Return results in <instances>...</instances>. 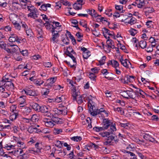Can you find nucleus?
Segmentation results:
<instances>
[{
  "label": "nucleus",
  "mask_w": 159,
  "mask_h": 159,
  "mask_svg": "<svg viewBox=\"0 0 159 159\" xmlns=\"http://www.w3.org/2000/svg\"><path fill=\"white\" fill-rule=\"evenodd\" d=\"M63 143V141L56 140L54 141V143L55 146L58 148V149H56V148H55L52 149L53 150L55 151V154H58L59 156L61 157H63L66 154V152L61 149Z\"/></svg>",
  "instance_id": "1"
},
{
  "label": "nucleus",
  "mask_w": 159,
  "mask_h": 159,
  "mask_svg": "<svg viewBox=\"0 0 159 159\" xmlns=\"http://www.w3.org/2000/svg\"><path fill=\"white\" fill-rule=\"evenodd\" d=\"M72 90V95L73 97V99L76 100L78 104H80L83 103L84 101H85V98L86 97V95L84 94L82 95H80L78 91L77 92L76 89L74 88Z\"/></svg>",
  "instance_id": "2"
},
{
  "label": "nucleus",
  "mask_w": 159,
  "mask_h": 159,
  "mask_svg": "<svg viewBox=\"0 0 159 159\" xmlns=\"http://www.w3.org/2000/svg\"><path fill=\"white\" fill-rule=\"evenodd\" d=\"M28 10L30 12L28 15V17L33 18L35 19L38 17V10L33 6H27Z\"/></svg>",
  "instance_id": "3"
},
{
  "label": "nucleus",
  "mask_w": 159,
  "mask_h": 159,
  "mask_svg": "<svg viewBox=\"0 0 159 159\" xmlns=\"http://www.w3.org/2000/svg\"><path fill=\"white\" fill-rule=\"evenodd\" d=\"M118 141L116 137L113 135L112 134L110 133L107 137L106 141L104 142V145H112L114 143H117Z\"/></svg>",
  "instance_id": "4"
},
{
  "label": "nucleus",
  "mask_w": 159,
  "mask_h": 159,
  "mask_svg": "<svg viewBox=\"0 0 159 159\" xmlns=\"http://www.w3.org/2000/svg\"><path fill=\"white\" fill-rule=\"evenodd\" d=\"M103 36L106 39H109L111 38L116 39L114 36V33L112 31L109 30L108 29L105 28H103L102 30Z\"/></svg>",
  "instance_id": "5"
},
{
  "label": "nucleus",
  "mask_w": 159,
  "mask_h": 159,
  "mask_svg": "<svg viewBox=\"0 0 159 159\" xmlns=\"http://www.w3.org/2000/svg\"><path fill=\"white\" fill-rule=\"evenodd\" d=\"M52 111L56 114L58 115H66L67 114V108L66 106H63L61 108H54Z\"/></svg>",
  "instance_id": "6"
},
{
  "label": "nucleus",
  "mask_w": 159,
  "mask_h": 159,
  "mask_svg": "<svg viewBox=\"0 0 159 159\" xmlns=\"http://www.w3.org/2000/svg\"><path fill=\"white\" fill-rule=\"evenodd\" d=\"M60 35L58 33H52V37L50 39L51 43H58L59 41V38Z\"/></svg>",
  "instance_id": "7"
},
{
  "label": "nucleus",
  "mask_w": 159,
  "mask_h": 159,
  "mask_svg": "<svg viewBox=\"0 0 159 159\" xmlns=\"http://www.w3.org/2000/svg\"><path fill=\"white\" fill-rule=\"evenodd\" d=\"M88 106L89 107V112L90 113L95 108V103L92 101L93 98L91 95L88 97Z\"/></svg>",
  "instance_id": "8"
},
{
  "label": "nucleus",
  "mask_w": 159,
  "mask_h": 159,
  "mask_svg": "<svg viewBox=\"0 0 159 159\" xmlns=\"http://www.w3.org/2000/svg\"><path fill=\"white\" fill-rule=\"evenodd\" d=\"M9 40L11 42H16L17 43H20L21 40V38L18 37L16 34H11L9 38Z\"/></svg>",
  "instance_id": "9"
},
{
  "label": "nucleus",
  "mask_w": 159,
  "mask_h": 159,
  "mask_svg": "<svg viewBox=\"0 0 159 159\" xmlns=\"http://www.w3.org/2000/svg\"><path fill=\"white\" fill-rule=\"evenodd\" d=\"M18 107L19 108L23 107L26 104L25 100V97L24 96L19 97L18 99Z\"/></svg>",
  "instance_id": "10"
},
{
  "label": "nucleus",
  "mask_w": 159,
  "mask_h": 159,
  "mask_svg": "<svg viewBox=\"0 0 159 159\" xmlns=\"http://www.w3.org/2000/svg\"><path fill=\"white\" fill-rule=\"evenodd\" d=\"M7 48L6 49V51L9 53L15 52L17 51L19 48L18 46L16 45H7Z\"/></svg>",
  "instance_id": "11"
},
{
  "label": "nucleus",
  "mask_w": 159,
  "mask_h": 159,
  "mask_svg": "<svg viewBox=\"0 0 159 159\" xmlns=\"http://www.w3.org/2000/svg\"><path fill=\"white\" fill-rule=\"evenodd\" d=\"M57 77H52L47 80V82L45 83V86L49 88H51L53 86V84L56 81Z\"/></svg>",
  "instance_id": "12"
},
{
  "label": "nucleus",
  "mask_w": 159,
  "mask_h": 159,
  "mask_svg": "<svg viewBox=\"0 0 159 159\" xmlns=\"http://www.w3.org/2000/svg\"><path fill=\"white\" fill-rule=\"evenodd\" d=\"M43 121L45 125L48 127L52 128L55 125L54 122L50 119L45 118L43 119Z\"/></svg>",
  "instance_id": "13"
},
{
  "label": "nucleus",
  "mask_w": 159,
  "mask_h": 159,
  "mask_svg": "<svg viewBox=\"0 0 159 159\" xmlns=\"http://www.w3.org/2000/svg\"><path fill=\"white\" fill-rule=\"evenodd\" d=\"M22 113L24 115H28L32 111V109L30 107L24 106L20 108Z\"/></svg>",
  "instance_id": "14"
},
{
  "label": "nucleus",
  "mask_w": 159,
  "mask_h": 159,
  "mask_svg": "<svg viewBox=\"0 0 159 159\" xmlns=\"http://www.w3.org/2000/svg\"><path fill=\"white\" fill-rule=\"evenodd\" d=\"M120 61L121 64L126 68H129L131 67V63L127 59H125V60H124L123 59L122 57H121L120 59Z\"/></svg>",
  "instance_id": "15"
},
{
  "label": "nucleus",
  "mask_w": 159,
  "mask_h": 159,
  "mask_svg": "<svg viewBox=\"0 0 159 159\" xmlns=\"http://www.w3.org/2000/svg\"><path fill=\"white\" fill-rule=\"evenodd\" d=\"M15 140L16 143V145L18 148L21 149L26 148V147L25 144L24 143L21 141L20 138L16 137Z\"/></svg>",
  "instance_id": "16"
},
{
  "label": "nucleus",
  "mask_w": 159,
  "mask_h": 159,
  "mask_svg": "<svg viewBox=\"0 0 159 159\" xmlns=\"http://www.w3.org/2000/svg\"><path fill=\"white\" fill-rule=\"evenodd\" d=\"M66 53L68 56L72 59L73 62L76 61L75 57V56H76V53L73 49H71L70 51H69L68 48H67Z\"/></svg>",
  "instance_id": "17"
},
{
  "label": "nucleus",
  "mask_w": 159,
  "mask_h": 159,
  "mask_svg": "<svg viewBox=\"0 0 159 159\" xmlns=\"http://www.w3.org/2000/svg\"><path fill=\"white\" fill-rule=\"evenodd\" d=\"M81 50L83 52V57L85 59H87L90 55V52L87 49L84 47L80 48Z\"/></svg>",
  "instance_id": "18"
},
{
  "label": "nucleus",
  "mask_w": 159,
  "mask_h": 159,
  "mask_svg": "<svg viewBox=\"0 0 159 159\" xmlns=\"http://www.w3.org/2000/svg\"><path fill=\"white\" fill-rule=\"evenodd\" d=\"M83 0H78L73 5V8L76 10L81 9L82 8V5L83 4Z\"/></svg>",
  "instance_id": "19"
},
{
  "label": "nucleus",
  "mask_w": 159,
  "mask_h": 159,
  "mask_svg": "<svg viewBox=\"0 0 159 159\" xmlns=\"http://www.w3.org/2000/svg\"><path fill=\"white\" fill-rule=\"evenodd\" d=\"M112 122L108 119L104 118L103 120V129H107L112 124Z\"/></svg>",
  "instance_id": "20"
},
{
  "label": "nucleus",
  "mask_w": 159,
  "mask_h": 159,
  "mask_svg": "<svg viewBox=\"0 0 159 159\" xmlns=\"http://www.w3.org/2000/svg\"><path fill=\"white\" fill-rule=\"evenodd\" d=\"M105 111L103 108H101L99 109H97L96 110H95V109H94L90 114L92 116H96L98 114L101 115Z\"/></svg>",
  "instance_id": "21"
},
{
  "label": "nucleus",
  "mask_w": 159,
  "mask_h": 159,
  "mask_svg": "<svg viewBox=\"0 0 159 159\" xmlns=\"http://www.w3.org/2000/svg\"><path fill=\"white\" fill-rule=\"evenodd\" d=\"M88 14L93 17H96L98 16L101 17V16L98 15L96 12L95 10L93 9H87L86 10Z\"/></svg>",
  "instance_id": "22"
},
{
  "label": "nucleus",
  "mask_w": 159,
  "mask_h": 159,
  "mask_svg": "<svg viewBox=\"0 0 159 159\" xmlns=\"http://www.w3.org/2000/svg\"><path fill=\"white\" fill-rule=\"evenodd\" d=\"M5 82L4 84V86L7 89H8L9 90H12L14 89V84L11 82L8 81L5 79Z\"/></svg>",
  "instance_id": "23"
},
{
  "label": "nucleus",
  "mask_w": 159,
  "mask_h": 159,
  "mask_svg": "<svg viewBox=\"0 0 159 159\" xmlns=\"http://www.w3.org/2000/svg\"><path fill=\"white\" fill-rule=\"evenodd\" d=\"M28 131L30 133H39L41 131L40 129H38L36 127L31 126L28 129Z\"/></svg>",
  "instance_id": "24"
},
{
  "label": "nucleus",
  "mask_w": 159,
  "mask_h": 159,
  "mask_svg": "<svg viewBox=\"0 0 159 159\" xmlns=\"http://www.w3.org/2000/svg\"><path fill=\"white\" fill-rule=\"evenodd\" d=\"M9 18L10 21L13 24L17 22L19 19L18 16L15 14H10Z\"/></svg>",
  "instance_id": "25"
},
{
  "label": "nucleus",
  "mask_w": 159,
  "mask_h": 159,
  "mask_svg": "<svg viewBox=\"0 0 159 159\" xmlns=\"http://www.w3.org/2000/svg\"><path fill=\"white\" fill-rule=\"evenodd\" d=\"M46 29L50 30L51 32L52 31H54V25L51 24H50L48 21H46V22L43 24Z\"/></svg>",
  "instance_id": "26"
},
{
  "label": "nucleus",
  "mask_w": 159,
  "mask_h": 159,
  "mask_svg": "<svg viewBox=\"0 0 159 159\" xmlns=\"http://www.w3.org/2000/svg\"><path fill=\"white\" fill-rule=\"evenodd\" d=\"M30 106L34 111H38L39 109L40 106L35 102H30L29 104Z\"/></svg>",
  "instance_id": "27"
},
{
  "label": "nucleus",
  "mask_w": 159,
  "mask_h": 159,
  "mask_svg": "<svg viewBox=\"0 0 159 159\" xmlns=\"http://www.w3.org/2000/svg\"><path fill=\"white\" fill-rule=\"evenodd\" d=\"M137 7L139 8H142L145 5L144 0H135Z\"/></svg>",
  "instance_id": "28"
},
{
  "label": "nucleus",
  "mask_w": 159,
  "mask_h": 159,
  "mask_svg": "<svg viewBox=\"0 0 159 159\" xmlns=\"http://www.w3.org/2000/svg\"><path fill=\"white\" fill-rule=\"evenodd\" d=\"M126 92H127V94L128 99L129 98H131L134 99L135 98L136 95L135 93L134 92H133L132 90H126Z\"/></svg>",
  "instance_id": "29"
},
{
  "label": "nucleus",
  "mask_w": 159,
  "mask_h": 159,
  "mask_svg": "<svg viewBox=\"0 0 159 159\" xmlns=\"http://www.w3.org/2000/svg\"><path fill=\"white\" fill-rule=\"evenodd\" d=\"M25 93L26 95L32 96H36L38 94L34 90H26Z\"/></svg>",
  "instance_id": "30"
},
{
  "label": "nucleus",
  "mask_w": 159,
  "mask_h": 159,
  "mask_svg": "<svg viewBox=\"0 0 159 159\" xmlns=\"http://www.w3.org/2000/svg\"><path fill=\"white\" fill-rule=\"evenodd\" d=\"M39 109V112H41L44 113L49 111V107L48 106H40Z\"/></svg>",
  "instance_id": "31"
},
{
  "label": "nucleus",
  "mask_w": 159,
  "mask_h": 159,
  "mask_svg": "<svg viewBox=\"0 0 159 159\" xmlns=\"http://www.w3.org/2000/svg\"><path fill=\"white\" fill-rule=\"evenodd\" d=\"M154 11V9L152 7H147L145 8V13L146 16H147L149 14L153 12Z\"/></svg>",
  "instance_id": "32"
},
{
  "label": "nucleus",
  "mask_w": 159,
  "mask_h": 159,
  "mask_svg": "<svg viewBox=\"0 0 159 159\" xmlns=\"http://www.w3.org/2000/svg\"><path fill=\"white\" fill-rule=\"evenodd\" d=\"M107 43L108 47L112 48H115L114 42L111 39H108L107 40Z\"/></svg>",
  "instance_id": "33"
},
{
  "label": "nucleus",
  "mask_w": 159,
  "mask_h": 159,
  "mask_svg": "<svg viewBox=\"0 0 159 159\" xmlns=\"http://www.w3.org/2000/svg\"><path fill=\"white\" fill-rule=\"evenodd\" d=\"M135 77L133 76H129L127 75L125 76L126 84H128L129 82H132L134 80V78Z\"/></svg>",
  "instance_id": "34"
},
{
  "label": "nucleus",
  "mask_w": 159,
  "mask_h": 159,
  "mask_svg": "<svg viewBox=\"0 0 159 159\" xmlns=\"http://www.w3.org/2000/svg\"><path fill=\"white\" fill-rule=\"evenodd\" d=\"M111 62L112 66L115 68H120L119 64L117 61L113 60L111 61Z\"/></svg>",
  "instance_id": "35"
},
{
  "label": "nucleus",
  "mask_w": 159,
  "mask_h": 159,
  "mask_svg": "<svg viewBox=\"0 0 159 159\" xmlns=\"http://www.w3.org/2000/svg\"><path fill=\"white\" fill-rule=\"evenodd\" d=\"M51 6V4H44L41 6L40 9L43 11H46L47 10L48 7H50Z\"/></svg>",
  "instance_id": "36"
},
{
  "label": "nucleus",
  "mask_w": 159,
  "mask_h": 159,
  "mask_svg": "<svg viewBox=\"0 0 159 159\" xmlns=\"http://www.w3.org/2000/svg\"><path fill=\"white\" fill-rule=\"evenodd\" d=\"M11 128L10 125L3 126L2 125H0V131H6V129L10 130Z\"/></svg>",
  "instance_id": "37"
},
{
  "label": "nucleus",
  "mask_w": 159,
  "mask_h": 159,
  "mask_svg": "<svg viewBox=\"0 0 159 159\" xmlns=\"http://www.w3.org/2000/svg\"><path fill=\"white\" fill-rule=\"evenodd\" d=\"M139 46L142 49L146 48L147 46V42L144 40H142L139 43Z\"/></svg>",
  "instance_id": "38"
},
{
  "label": "nucleus",
  "mask_w": 159,
  "mask_h": 159,
  "mask_svg": "<svg viewBox=\"0 0 159 159\" xmlns=\"http://www.w3.org/2000/svg\"><path fill=\"white\" fill-rule=\"evenodd\" d=\"M49 93V89L47 88H43L41 91V93L42 95L47 96Z\"/></svg>",
  "instance_id": "39"
},
{
  "label": "nucleus",
  "mask_w": 159,
  "mask_h": 159,
  "mask_svg": "<svg viewBox=\"0 0 159 159\" xmlns=\"http://www.w3.org/2000/svg\"><path fill=\"white\" fill-rule=\"evenodd\" d=\"M44 83V81L38 79H36V81L34 82V84H35L36 86H40L41 85Z\"/></svg>",
  "instance_id": "40"
},
{
  "label": "nucleus",
  "mask_w": 159,
  "mask_h": 159,
  "mask_svg": "<svg viewBox=\"0 0 159 159\" xmlns=\"http://www.w3.org/2000/svg\"><path fill=\"white\" fill-rule=\"evenodd\" d=\"M12 5L13 7L14 8V9L15 10L20 9V7L19 3L17 2H13L12 3Z\"/></svg>",
  "instance_id": "41"
},
{
  "label": "nucleus",
  "mask_w": 159,
  "mask_h": 159,
  "mask_svg": "<svg viewBox=\"0 0 159 159\" xmlns=\"http://www.w3.org/2000/svg\"><path fill=\"white\" fill-rule=\"evenodd\" d=\"M65 99V97L63 96H61L60 97H57L55 98V101L56 102L59 103L64 101Z\"/></svg>",
  "instance_id": "42"
},
{
  "label": "nucleus",
  "mask_w": 159,
  "mask_h": 159,
  "mask_svg": "<svg viewBox=\"0 0 159 159\" xmlns=\"http://www.w3.org/2000/svg\"><path fill=\"white\" fill-rule=\"evenodd\" d=\"M19 116L17 113H13L10 116V119L12 120H14L16 119Z\"/></svg>",
  "instance_id": "43"
},
{
  "label": "nucleus",
  "mask_w": 159,
  "mask_h": 159,
  "mask_svg": "<svg viewBox=\"0 0 159 159\" xmlns=\"http://www.w3.org/2000/svg\"><path fill=\"white\" fill-rule=\"evenodd\" d=\"M115 8L116 10L119 11L120 12H123V6L120 5H115Z\"/></svg>",
  "instance_id": "44"
},
{
  "label": "nucleus",
  "mask_w": 159,
  "mask_h": 159,
  "mask_svg": "<svg viewBox=\"0 0 159 159\" xmlns=\"http://www.w3.org/2000/svg\"><path fill=\"white\" fill-rule=\"evenodd\" d=\"M62 132V129H61L55 128L53 131V134L55 135L60 134Z\"/></svg>",
  "instance_id": "45"
},
{
  "label": "nucleus",
  "mask_w": 159,
  "mask_h": 159,
  "mask_svg": "<svg viewBox=\"0 0 159 159\" xmlns=\"http://www.w3.org/2000/svg\"><path fill=\"white\" fill-rule=\"evenodd\" d=\"M110 126V129L111 131L110 132L111 134H112L113 132L115 131L116 130V124L115 123H113V122H112V124H111Z\"/></svg>",
  "instance_id": "46"
},
{
  "label": "nucleus",
  "mask_w": 159,
  "mask_h": 159,
  "mask_svg": "<svg viewBox=\"0 0 159 159\" xmlns=\"http://www.w3.org/2000/svg\"><path fill=\"white\" fill-rule=\"evenodd\" d=\"M132 14L130 13H129L128 15H121V16H123L125 17V19H121V22H123L126 20L128 19L129 18H130L132 17Z\"/></svg>",
  "instance_id": "47"
},
{
  "label": "nucleus",
  "mask_w": 159,
  "mask_h": 159,
  "mask_svg": "<svg viewBox=\"0 0 159 159\" xmlns=\"http://www.w3.org/2000/svg\"><path fill=\"white\" fill-rule=\"evenodd\" d=\"M71 139L75 142H79L82 140V138L80 136H75L71 138Z\"/></svg>",
  "instance_id": "48"
},
{
  "label": "nucleus",
  "mask_w": 159,
  "mask_h": 159,
  "mask_svg": "<svg viewBox=\"0 0 159 159\" xmlns=\"http://www.w3.org/2000/svg\"><path fill=\"white\" fill-rule=\"evenodd\" d=\"M38 117L36 114L33 115L30 119V120L33 122H36L38 120Z\"/></svg>",
  "instance_id": "49"
},
{
  "label": "nucleus",
  "mask_w": 159,
  "mask_h": 159,
  "mask_svg": "<svg viewBox=\"0 0 159 159\" xmlns=\"http://www.w3.org/2000/svg\"><path fill=\"white\" fill-rule=\"evenodd\" d=\"M129 31V34L133 36H134L137 33V30L134 29H131Z\"/></svg>",
  "instance_id": "50"
},
{
  "label": "nucleus",
  "mask_w": 159,
  "mask_h": 159,
  "mask_svg": "<svg viewBox=\"0 0 159 159\" xmlns=\"http://www.w3.org/2000/svg\"><path fill=\"white\" fill-rule=\"evenodd\" d=\"M118 78L119 79V80L121 82L124 84H126L127 82L126 80L125 76L124 77L122 75H121V76H119Z\"/></svg>",
  "instance_id": "51"
},
{
  "label": "nucleus",
  "mask_w": 159,
  "mask_h": 159,
  "mask_svg": "<svg viewBox=\"0 0 159 159\" xmlns=\"http://www.w3.org/2000/svg\"><path fill=\"white\" fill-rule=\"evenodd\" d=\"M1 40V39H0V47L6 51V49L7 48V47L6 44L4 42Z\"/></svg>",
  "instance_id": "52"
},
{
  "label": "nucleus",
  "mask_w": 159,
  "mask_h": 159,
  "mask_svg": "<svg viewBox=\"0 0 159 159\" xmlns=\"http://www.w3.org/2000/svg\"><path fill=\"white\" fill-rule=\"evenodd\" d=\"M137 20L134 17H132L130 18L128 22L129 24L131 25L134 24L136 22Z\"/></svg>",
  "instance_id": "53"
},
{
  "label": "nucleus",
  "mask_w": 159,
  "mask_h": 159,
  "mask_svg": "<svg viewBox=\"0 0 159 159\" xmlns=\"http://www.w3.org/2000/svg\"><path fill=\"white\" fill-rule=\"evenodd\" d=\"M11 94L10 92H4L2 93L1 96L3 98H7Z\"/></svg>",
  "instance_id": "54"
},
{
  "label": "nucleus",
  "mask_w": 159,
  "mask_h": 159,
  "mask_svg": "<svg viewBox=\"0 0 159 159\" xmlns=\"http://www.w3.org/2000/svg\"><path fill=\"white\" fill-rule=\"evenodd\" d=\"M43 65L45 67H50L52 66L51 63L48 62H43Z\"/></svg>",
  "instance_id": "55"
},
{
  "label": "nucleus",
  "mask_w": 159,
  "mask_h": 159,
  "mask_svg": "<svg viewBox=\"0 0 159 159\" xmlns=\"http://www.w3.org/2000/svg\"><path fill=\"white\" fill-rule=\"evenodd\" d=\"M15 28L17 30L19 31L20 30L21 26L17 22L13 24Z\"/></svg>",
  "instance_id": "56"
},
{
  "label": "nucleus",
  "mask_w": 159,
  "mask_h": 159,
  "mask_svg": "<svg viewBox=\"0 0 159 159\" xmlns=\"http://www.w3.org/2000/svg\"><path fill=\"white\" fill-rule=\"evenodd\" d=\"M61 2L65 6H71V4L70 2L67 1L66 0H61Z\"/></svg>",
  "instance_id": "57"
},
{
  "label": "nucleus",
  "mask_w": 159,
  "mask_h": 159,
  "mask_svg": "<svg viewBox=\"0 0 159 159\" xmlns=\"http://www.w3.org/2000/svg\"><path fill=\"white\" fill-rule=\"evenodd\" d=\"M111 133L109 132H103L100 133L99 134L102 137H107L108 136L109 134H110Z\"/></svg>",
  "instance_id": "58"
},
{
  "label": "nucleus",
  "mask_w": 159,
  "mask_h": 159,
  "mask_svg": "<svg viewBox=\"0 0 159 159\" xmlns=\"http://www.w3.org/2000/svg\"><path fill=\"white\" fill-rule=\"evenodd\" d=\"M89 78L92 80H94L96 77V75L92 73H90L89 75Z\"/></svg>",
  "instance_id": "59"
},
{
  "label": "nucleus",
  "mask_w": 159,
  "mask_h": 159,
  "mask_svg": "<svg viewBox=\"0 0 159 159\" xmlns=\"http://www.w3.org/2000/svg\"><path fill=\"white\" fill-rule=\"evenodd\" d=\"M38 34V37L41 38L43 36V33L42 30L41 29H39V30L37 31Z\"/></svg>",
  "instance_id": "60"
},
{
  "label": "nucleus",
  "mask_w": 159,
  "mask_h": 159,
  "mask_svg": "<svg viewBox=\"0 0 159 159\" xmlns=\"http://www.w3.org/2000/svg\"><path fill=\"white\" fill-rule=\"evenodd\" d=\"M92 73L95 74H97L99 71V69H98L97 67H95L94 68H93L91 69Z\"/></svg>",
  "instance_id": "61"
},
{
  "label": "nucleus",
  "mask_w": 159,
  "mask_h": 159,
  "mask_svg": "<svg viewBox=\"0 0 159 159\" xmlns=\"http://www.w3.org/2000/svg\"><path fill=\"white\" fill-rule=\"evenodd\" d=\"M136 153L141 159H147L146 157L141 153L137 151L136 152Z\"/></svg>",
  "instance_id": "62"
},
{
  "label": "nucleus",
  "mask_w": 159,
  "mask_h": 159,
  "mask_svg": "<svg viewBox=\"0 0 159 159\" xmlns=\"http://www.w3.org/2000/svg\"><path fill=\"white\" fill-rule=\"evenodd\" d=\"M106 59V57L105 56L102 57L101 59L99 61L101 65H102L105 63Z\"/></svg>",
  "instance_id": "63"
},
{
  "label": "nucleus",
  "mask_w": 159,
  "mask_h": 159,
  "mask_svg": "<svg viewBox=\"0 0 159 159\" xmlns=\"http://www.w3.org/2000/svg\"><path fill=\"white\" fill-rule=\"evenodd\" d=\"M67 156H69L70 159H75V155H74L73 151H71L70 153L67 155Z\"/></svg>",
  "instance_id": "64"
}]
</instances>
